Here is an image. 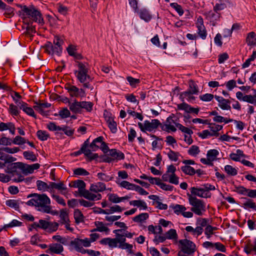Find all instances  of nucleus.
Here are the masks:
<instances>
[{
  "mask_svg": "<svg viewBox=\"0 0 256 256\" xmlns=\"http://www.w3.org/2000/svg\"><path fill=\"white\" fill-rule=\"evenodd\" d=\"M21 17L24 24H28L29 20L32 21V22H37L40 26H43L44 24L40 12L32 5L24 8L23 14Z\"/></svg>",
  "mask_w": 256,
  "mask_h": 256,
  "instance_id": "1",
  "label": "nucleus"
},
{
  "mask_svg": "<svg viewBox=\"0 0 256 256\" xmlns=\"http://www.w3.org/2000/svg\"><path fill=\"white\" fill-rule=\"evenodd\" d=\"M32 198L26 202V204L38 207V210L40 212L50 204V200L46 194H31L28 196V198Z\"/></svg>",
  "mask_w": 256,
  "mask_h": 256,
  "instance_id": "2",
  "label": "nucleus"
},
{
  "mask_svg": "<svg viewBox=\"0 0 256 256\" xmlns=\"http://www.w3.org/2000/svg\"><path fill=\"white\" fill-rule=\"evenodd\" d=\"M23 166V162H22L9 164L6 166L5 172L10 174L12 180L14 182H22L23 180V176L21 172H22V166Z\"/></svg>",
  "mask_w": 256,
  "mask_h": 256,
  "instance_id": "3",
  "label": "nucleus"
},
{
  "mask_svg": "<svg viewBox=\"0 0 256 256\" xmlns=\"http://www.w3.org/2000/svg\"><path fill=\"white\" fill-rule=\"evenodd\" d=\"M190 204L192 206L191 210L198 216H202V211H205V205L204 202L196 196H192L188 194Z\"/></svg>",
  "mask_w": 256,
  "mask_h": 256,
  "instance_id": "4",
  "label": "nucleus"
},
{
  "mask_svg": "<svg viewBox=\"0 0 256 256\" xmlns=\"http://www.w3.org/2000/svg\"><path fill=\"white\" fill-rule=\"evenodd\" d=\"M178 246L182 254L190 255L193 254L196 250V244L191 240L186 238L178 241Z\"/></svg>",
  "mask_w": 256,
  "mask_h": 256,
  "instance_id": "5",
  "label": "nucleus"
},
{
  "mask_svg": "<svg viewBox=\"0 0 256 256\" xmlns=\"http://www.w3.org/2000/svg\"><path fill=\"white\" fill-rule=\"evenodd\" d=\"M78 70H75L74 74H78L76 77L80 83H84L87 79H90V76L88 74V69L82 62H77Z\"/></svg>",
  "mask_w": 256,
  "mask_h": 256,
  "instance_id": "6",
  "label": "nucleus"
},
{
  "mask_svg": "<svg viewBox=\"0 0 256 256\" xmlns=\"http://www.w3.org/2000/svg\"><path fill=\"white\" fill-rule=\"evenodd\" d=\"M198 93V88L196 84L192 80L189 82V88L188 90L180 94V98L184 102V98L187 96L192 94H197Z\"/></svg>",
  "mask_w": 256,
  "mask_h": 256,
  "instance_id": "7",
  "label": "nucleus"
},
{
  "mask_svg": "<svg viewBox=\"0 0 256 256\" xmlns=\"http://www.w3.org/2000/svg\"><path fill=\"white\" fill-rule=\"evenodd\" d=\"M174 116V114H172L171 116H168L166 120V124H164L161 125V128L163 130L169 132L170 130L174 132L176 130V128L172 124H174L176 122H174L172 118Z\"/></svg>",
  "mask_w": 256,
  "mask_h": 256,
  "instance_id": "8",
  "label": "nucleus"
},
{
  "mask_svg": "<svg viewBox=\"0 0 256 256\" xmlns=\"http://www.w3.org/2000/svg\"><path fill=\"white\" fill-rule=\"evenodd\" d=\"M50 192H52L54 190H57L61 192V194H64L65 193L63 192L64 190H67L64 181H59L58 182H49Z\"/></svg>",
  "mask_w": 256,
  "mask_h": 256,
  "instance_id": "9",
  "label": "nucleus"
},
{
  "mask_svg": "<svg viewBox=\"0 0 256 256\" xmlns=\"http://www.w3.org/2000/svg\"><path fill=\"white\" fill-rule=\"evenodd\" d=\"M214 98L218 102V106L223 110H230V101L222 96L215 95Z\"/></svg>",
  "mask_w": 256,
  "mask_h": 256,
  "instance_id": "10",
  "label": "nucleus"
},
{
  "mask_svg": "<svg viewBox=\"0 0 256 256\" xmlns=\"http://www.w3.org/2000/svg\"><path fill=\"white\" fill-rule=\"evenodd\" d=\"M177 108L179 110H184L188 113H194L196 114H198L200 111L199 108H192L184 102L182 104H178Z\"/></svg>",
  "mask_w": 256,
  "mask_h": 256,
  "instance_id": "11",
  "label": "nucleus"
},
{
  "mask_svg": "<svg viewBox=\"0 0 256 256\" xmlns=\"http://www.w3.org/2000/svg\"><path fill=\"white\" fill-rule=\"evenodd\" d=\"M206 18L212 22V26H215L217 21L220 20V14L219 12H216L214 11L210 10L205 12L204 14Z\"/></svg>",
  "mask_w": 256,
  "mask_h": 256,
  "instance_id": "12",
  "label": "nucleus"
},
{
  "mask_svg": "<svg viewBox=\"0 0 256 256\" xmlns=\"http://www.w3.org/2000/svg\"><path fill=\"white\" fill-rule=\"evenodd\" d=\"M64 251L63 246L58 243L50 244L48 248L46 250V253L60 254Z\"/></svg>",
  "mask_w": 256,
  "mask_h": 256,
  "instance_id": "13",
  "label": "nucleus"
},
{
  "mask_svg": "<svg viewBox=\"0 0 256 256\" xmlns=\"http://www.w3.org/2000/svg\"><path fill=\"white\" fill-rule=\"evenodd\" d=\"M23 166H22V172L26 176L28 174H32L34 172L35 170H38L40 167L39 164H27L23 163Z\"/></svg>",
  "mask_w": 256,
  "mask_h": 256,
  "instance_id": "14",
  "label": "nucleus"
},
{
  "mask_svg": "<svg viewBox=\"0 0 256 256\" xmlns=\"http://www.w3.org/2000/svg\"><path fill=\"white\" fill-rule=\"evenodd\" d=\"M144 124H145V129L148 132H152L154 130L156 129L159 126L162 125L159 120L157 119H154L152 120V122L146 120L144 122Z\"/></svg>",
  "mask_w": 256,
  "mask_h": 256,
  "instance_id": "15",
  "label": "nucleus"
},
{
  "mask_svg": "<svg viewBox=\"0 0 256 256\" xmlns=\"http://www.w3.org/2000/svg\"><path fill=\"white\" fill-rule=\"evenodd\" d=\"M69 108L74 114H81L82 105L81 102H78L74 100L72 102H70Z\"/></svg>",
  "mask_w": 256,
  "mask_h": 256,
  "instance_id": "16",
  "label": "nucleus"
},
{
  "mask_svg": "<svg viewBox=\"0 0 256 256\" xmlns=\"http://www.w3.org/2000/svg\"><path fill=\"white\" fill-rule=\"evenodd\" d=\"M153 180H156V184L158 186L162 189L166 191H172L174 188V186L171 185L167 184H166L162 182L160 179L158 178H150V183L153 184Z\"/></svg>",
  "mask_w": 256,
  "mask_h": 256,
  "instance_id": "17",
  "label": "nucleus"
},
{
  "mask_svg": "<svg viewBox=\"0 0 256 256\" xmlns=\"http://www.w3.org/2000/svg\"><path fill=\"white\" fill-rule=\"evenodd\" d=\"M66 90L69 92L70 95L72 97H79L78 88L75 86L66 84L64 86Z\"/></svg>",
  "mask_w": 256,
  "mask_h": 256,
  "instance_id": "18",
  "label": "nucleus"
},
{
  "mask_svg": "<svg viewBox=\"0 0 256 256\" xmlns=\"http://www.w3.org/2000/svg\"><path fill=\"white\" fill-rule=\"evenodd\" d=\"M106 188V184L104 183L98 182L96 184H91L90 190L92 192H98L104 190Z\"/></svg>",
  "mask_w": 256,
  "mask_h": 256,
  "instance_id": "19",
  "label": "nucleus"
},
{
  "mask_svg": "<svg viewBox=\"0 0 256 256\" xmlns=\"http://www.w3.org/2000/svg\"><path fill=\"white\" fill-rule=\"evenodd\" d=\"M106 120L111 132L113 134L116 133L117 132V124L114 118L110 116L106 117Z\"/></svg>",
  "mask_w": 256,
  "mask_h": 256,
  "instance_id": "20",
  "label": "nucleus"
},
{
  "mask_svg": "<svg viewBox=\"0 0 256 256\" xmlns=\"http://www.w3.org/2000/svg\"><path fill=\"white\" fill-rule=\"evenodd\" d=\"M73 187L78 188L79 194L80 195L81 193L85 191L86 184L82 180H78L73 182Z\"/></svg>",
  "mask_w": 256,
  "mask_h": 256,
  "instance_id": "21",
  "label": "nucleus"
},
{
  "mask_svg": "<svg viewBox=\"0 0 256 256\" xmlns=\"http://www.w3.org/2000/svg\"><path fill=\"white\" fill-rule=\"evenodd\" d=\"M103 139V137L102 136H100L93 140L92 142L90 144L88 148L89 150H90L91 152L92 151L94 152L99 148V146L96 145V143H100V142H102Z\"/></svg>",
  "mask_w": 256,
  "mask_h": 256,
  "instance_id": "22",
  "label": "nucleus"
},
{
  "mask_svg": "<svg viewBox=\"0 0 256 256\" xmlns=\"http://www.w3.org/2000/svg\"><path fill=\"white\" fill-rule=\"evenodd\" d=\"M109 155L118 160H124V153L114 148L110 150Z\"/></svg>",
  "mask_w": 256,
  "mask_h": 256,
  "instance_id": "23",
  "label": "nucleus"
},
{
  "mask_svg": "<svg viewBox=\"0 0 256 256\" xmlns=\"http://www.w3.org/2000/svg\"><path fill=\"white\" fill-rule=\"evenodd\" d=\"M138 12L140 18L146 22H149L152 18L148 11L145 8L141 10L140 12L138 11Z\"/></svg>",
  "mask_w": 256,
  "mask_h": 256,
  "instance_id": "24",
  "label": "nucleus"
},
{
  "mask_svg": "<svg viewBox=\"0 0 256 256\" xmlns=\"http://www.w3.org/2000/svg\"><path fill=\"white\" fill-rule=\"evenodd\" d=\"M130 204L140 208V210H146L148 208L145 202L142 200H134L130 202Z\"/></svg>",
  "mask_w": 256,
  "mask_h": 256,
  "instance_id": "25",
  "label": "nucleus"
},
{
  "mask_svg": "<svg viewBox=\"0 0 256 256\" xmlns=\"http://www.w3.org/2000/svg\"><path fill=\"white\" fill-rule=\"evenodd\" d=\"M246 42L248 45H256V35L254 32H251L248 34L246 38Z\"/></svg>",
  "mask_w": 256,
  "mask_h": 256,
  "instance_id": "26",
  "label": "nucleus"
},
{
  "mask_svg": "<svg viewBox=\"0 0 256 256\" xmlns=\"http://www.w3.org/2000/svg\"><path fill=\"white\" fill-rule=\"evenodd\" d=\"M74 216L75 220V222L78 224L80 222H84V216L78 209L74 210Z\"/></svg>",
  "mask_w": 256,
  "mask_h": 256,
  "instance_id": "27",
  "label": "nucleus"
},
{
  "mask_svg": "<svg viewBox=\"0 0 256 256\" xmlns=\"http://www.w3.org/2000/svg\"><path fill=\"white\" fill-rule=\"evenodd\" d=\"M205 190L202 188H196L195 187H192L190 189V192L192 194L197 196L201 198H207V196H203V194Z\"/></svg>",
  "mask_w": 256,
  "mask_h": 256,
  "instance_id": "28",
  "label": "nucleus"
},
{
  "mask_svg": "<svg viewBox=\"0 0 256 256\" xmlns=\"http://www.w3.org/2000/svg\"><path fill=\"white\" fill-rule=\"evenodd\" d=\"M28 24H24L26 26V31L24 32V34L27 35H29L30 36H32L31 34L32 33H36V27L35 26H32V21L29 20L28 22Z\"/></svg>",
  "mask_w": 256,
  "mask_h": 256,
  "instance_id": "29",
  "label": "nucleus"
},
{
  "mask_svg": "<svg viewBox=\"0 0 256 256\" xmlns=\"http://www.w3.org/2000/svg\"><path fill=\"white\" fill-rule=\"evenodd\" d=\"M182 172L186 174L189 176H194L195 174V170L190 166L185 165L182 166L180 168Z\"/></svg>",
  "mask_w": 256,
  "mask_h": 256,
  "instance_id": "30",
  "label": "nucleus"
},
{
  "mask_svg": "<svg viewBox=\"0 0 256 256\" xmlns=\"http://www.w3.org/2000/svg\"><path fill=\"white\" fill-rule=\"evenodd\" d=\"M36 186L39 190L50 191L49 184L42 180H38L36 181Z\"/></svg>",
  "mask_w": 256,
  "mask_h": 256,
  "instance_id": "31",
  "label": "nucleus"
},
{
  "mask_svg": "<svg viewBox=\"0 0 256 256\" xmlns=\"http://www.w3.org/2000/svg\"><path fill=\"white\" fill-rule=\"evenodd\" d=\"M94 224L96 226V230H98V232L108 233L110 231V229L106 226L102 222L96 221L94 222Z\"/></svg>",
  "mask_w": 256,
  "mask_h": 256,
  "instance_id": "32",
  "label": "nucleus"
},
{
  "mask_svg": "<svg viewBox=\"0 0 256 256\" xmlns=\"http://www.w3.org/2000/svg\"><path fill=\"white\" fill-rule=\"evenodd\" d=\"M3 10H5L4 15L7 18H10L14 15V8L6 5V4H5Z\"/></svg>",
  "mask_w": 256,
  "mask_h": 256,
  "instance_id": "33",
  "label": "nucleus"
},
{
  "mask_svg": "<svg viewBox=\"0 0 256 256\" xmlns=\"http://www.w3.org/2000/svg\"><path fill=\"white\" fill-rule=\"evenodd\" d=\"M210 124L213 125L210 127L211 131L212 132V135L214 136H218L219 135L218 132L222 128V126L218 124Z\"/></svg>",
  "mask_w": 256,
  "mask_h": 256,
  "instance_id": "34",
  "label": "nucleus"
},
{
  "mask_svg": "<svg viewBox=\"0 0 256 256\" xmlns=\"http://www.w3.org/2000/svg\"><path fill=\"white\" fill-rule=\"evenodd\" d=\"M219 152L216 149L210 150H208L206 156L212 161L216 160L217 156L218 155Z\"/></svg>",
  "mask_w": 256,
  "mask_h": 256,
  "instance_id": "35",
  "label": "nucleus"
},
{
  "mask_svg": "<svg viewBox=\"0 0 256 256\" xmlns=\"http://www.w3.org/2000/svg\"><path fill=\"white\" fill-rule=\"evenodd\" d=\"M170 207L174 210V212L178 215L180 214H182L183 212L185 211L186 209L184 206L178 204L171 206Z\"/></svg>",
  "mask_w": 256,
  "mask_h": 256,
  "instance_id": "36",
  "label": "nucleus"
},
{
  "mask_svg": "<svg viewBox=\"0 0 256 256\" xmlns=\"http://www.w3.org/2000/svg\"><path fill=\"white\" fill-rule=\"evenodd\" d=\"M149 215L148 213H142L133 218V220L136 222H142L148 218Z\"/></svg>",
  "mask_w": 256,
  "mask_h": 256,
  "instance_id": "37",
  "label": "nucleus"
},
{
  "mask_svg": "<svg viewBox=\"0 0 256 256\" xmlns=\"http://www.w3.org/2000/svg\"><path fill=\"white\" fill-rule=\"evenodd\" d=\"M36 136L38 138L42 141L46 140L50 137V134L46 131L42 130H38L36 132Z\"/></svg>",
  "mask_w": 256,
  "mask_h": 256,
  "instance_id": "38",
  "label": "nucleus"
},
{
  "mask_svg": "<svg viewBox=\"0 0 256 256\" xmlns=\"http://www.w3.org/2000/svg\"><path fill=\"white\" fill-rule=\"evenodd\" d=\"M70 246H72L76 251L77 250H78L80 248L82 247V239L78 238H74V240L70 241Z\"/></svg>",
  "mask_w": 256,
  "mask_h": 256,
  "instance_id": "39",
  "label": "nucleus"
},
{
  "mask_svg": "<svg viewBox=\"0 0 256 256\" xmlns=\"http://www.w3.org/2000/svg\"><path fill=\"white\" fill-rule=\"evenodd\" d=\"M242 198L246 200V201L243 204L244 208H250L256 210V204L252 200L246 198Z\"/></svg>",
  "mask_w": 256,
  "mask_h": 256,
  "instance_id": "40",
  "label": "nucleus"
},
{
  "mask_svg": "<svg viewBox=\"0 0 256 256\" xmlns=\"http://www.w3.org/2000/svg\"><path fill=\"white\" fill-rule=\"evenodd\" d=\"M219 2L216 4L214 6V11L216 12H219L226 8V5L222 0H218Z\"/></svg>",
  "mask_w": 256,
  "mask_h": 256,
  "instance_id": "41",
  "label": "nucleus"
},
{
  "mask_svg": "<svg viewBox=\"0 0 256 256\" xmlns=\"http://www.w3.org/2000/svg\"><path fill=\"white\" fill-rule=\"evenodd\" d=\"M80 196L90 200H94L96 199V194H92L86 190L82 193V192Z\"/></svg>",
  "mask_w": 256,
  "mask_h": 256,
  "instance_id": "42",
  "label": "nucleus"
},
{
  "mask_svg": "<svg viewBox=\"0 0 256 256\" xmlns=\"http://www.w3.org/2000/svg\"><path fill=\"white\" fill-rule=\"evenodd\" d=\"M8 112L13 116H18L20 111L18 110L17 106H16L12 104H10L8 108Z\"/></svg>",
  "mask_w": 256,
  "mask_h": 256,
  "instance_id": "43",
  "label": "nucleus"
},
{
  "mask_svg": "<svg viewBox=\"0 0 256 256\" xmlns=\"http://www.w3.org/2000/svg\"><path fill=\"white\" fill-rule=\"evenodd\" d=\"M224 170L228 174L232 176H235L238 174L236 169L230 165H226L224 166Z\"/></svg>",
  "mask_w": 256,
  "mask_h": 256,
  "instance_id": "44",
  "label": "nucleus"
},
{
  "mask_svg": "<svg viewBox=\"0 0 256 256\" xmlns=\"http://www.w3.org/2000/svg\"><path fill=\"white\" fill-rule=\"evenodd\" d=\"M168 149L169 150V152L168 153V156L169 159L172 161H177L179 156H180V153L178 152H174L170 148Z\"/></svg>",
  "mask_w": 256,
  "mask_h": 256,
  "instance_id": "45",
  "label": "nucleus"
},
{
  "mask_svg": "<svg viewBox=\"0 0 256 256\" xmlns=\"http://www.w3.org/2000/svg\"><path fill=\"white\" fill-rule=\"evenodd\" d=\"M82 110L85 109L88 112H90L92 110L94 104L90 102H81Z\"/></svg>",
  "mask_w": 256,
  "mask_h": 256,
  "instance_id": "46",
  "label": "nucleus"
},
{
  "mask_svg": "<svg viewBox=\"0 0 256 256\" xmlns=\"http://www.w3.org/2000/svg\"><path fill=\"white\" fill-rule=\"evenodd\" d=\"M97 176L100 180L105 182L112 180L114 178V175L108 176L102 172L98 173Z\"/></svg>",
  "mask_w": 256,
  "mask_h": 256,
  "instance_id": "47",
  "label": "nucleus"
},
{
  "mask_svg": "<svg viewBox=\"0 0 256 256\" xmlns=\"http://www.w3.org/2000/svg\"><path fill=\"white\" fill-rule=\"evenodd\" d=\"M23 156L25 158L31 160L32 162H35L37 160L36 156L33 152L25 151L23 152Z\"/></svg>",
  "mask_w": 256,
  "mask_h": 256,
  "instance_id": "48",
  "label": "nucleus"
},
{
  "mask_svg": "<svg viewBox=\"0 0 256 256\" xmlns=\"http://www.w3.org/2000/svg\"><path fill=\"white\" fill-rule=\"evenodd\" d=\"M60 218L62 224H64L67 222H70V220L68 218V214L64 210L62 209L60 210Z\"/></svg>",
  "mask_w": 256,
  "mask_h": 256,
  "instance_id": "49",
  "label": "nucleus"
},
{
  "mask_svg": "<svg viewBox=\"0 0 256 256\" xmlns=\"http://www.w3.org/2000/svg\"><path fill=\"white\" fill-rule=\"evenodd\" d=\"M120 184L122 187L126 188L128 190H134L136 186L135 184H131V183L129 182H128L125 181V180L122 181Z\"/></svg>",
  "mask_w": 256,
  "mask_h": 256,
  "instance_id": "50",
  "label": "nucleus"
},
{
  "mask_svg": "<svg viewBox=\"0 0 256 256\" xmlns=\"http://www.w3.org/2000/svg\"><path fill=\"white\" fill-rule=\"evenodd\" d=\"M6 206L14 208L16 210H18L19 208V204L18 201L15 200H8L6 202Z\"/></svg>",
  "mask_w": 256,
  "mask_h": 256,
  "instance_id": "51",
  "label": "nucleus"
},
{
  "mask_svg": "<svg viewBox=\"0 0 256 256\" xmlns=\"http://www.w3.org/2000/svg\"><path fill=\"white\" fill-rule=\"evenodd\" d=\"M243 101L254 104L256 106V98L254 94L253 96L250 94L244 96Z\"/></svg>",
  "mask_w": 256,
  "mask_h": 256,
  "instance_id": "52",
  "label": "nucleus"
},
{
  "mask_svg": "<svg viewBox=\"0 0 256 256\" xmlns=\"http://www.w3.org/2000/svg\"><path fill=\"white\" fill-rule=\"evenodd\" d=\"M22 225V222L16 220H12L10 224H5L4 226V230H6L8 228H12L14 226H20Z\"/></svg>",
  "mask_w": 256,
  "mask_h": 256,
  "instance_id": "53",
  "label": "nucleus"
},
{
  "mask_svg": "<svg viewBox=\"0 0 256 256\" xmlns=\"http://www.w3.org/2000/svg\"><path fill=\"white\" fill-rule=\"evenodd\" d=\"M166 237L167 239L172 240L177 238L178 234L176 232L174 229L170 230L166 234Z\"/></svg>",
  "mask_w": 256,
  "mask_h": 256,
  "instance_id": "54",
  "label": "nucleus"
},
{
  "mask_svg": "<svg viewBox=\"0 0 256 256\" xmlns=\"http://www.w3.org/2000/svg\"><path fill=\"white\" fill-rule=\"evenodd\" d=\"M172 8H174L180 16H182L184 14V10L180 5L176 2H172L170 4Z\"/></svg>",
  "mask_w": 256,
  "mask_h": 256,
  "instance_id": "55",
  "label": "nucleus"
},
{
  "mask_svg": "<svg viewBox=\"0 0 256 256\" xmlns=\"http://www.w3.org/2000/svg\"><path fill=\"white\" fill-rule=\"evenodd\" d=\"M74 174L77 176H88L90 173L83 168H77L74 170Z\"/></svg>",
  "mask_w": 256,
  "mask_h": 256,
  "instance_id": "56",
  "label": "nucleus"
},
{
  "mask_svg": "<svg viewBox=\"0 0 256 256\" xmlns=\"http://www.w3.org/2000/svg\"><path fill=\"white\" fill-rule=\"evenodd\" d=\"M200 152L198 146L193 145L190 146L188 150V154L190 155L196 156Z\"/></svg>",
  "mask_w": 256,
  "mask_h": 256,
  "instance_id": "57",
  "label": "nucleus"
},
{
  "mask_svg": "<svg viewBox=\"0 0 256 256\" xmlns=\"http://www.w3.org/2000/svg\"><path fill=\"white\" fill-rule=\"evenodd\" d=\"M198 28V33L202 40H205L206 37L207 33L205 26L196 27Z\"/></svg>",
  "mask_w": 256,
  "mask_h": 256,
  "instance_id": "58",
  "label": "nucleus"
},
{
  "mask_svg": "<svg viewBox=\"0 0 256 256\" xmlns=\"http://www.w3.org/2000/svg\"><path fill=\"white\" fill-rule=\"evenodd\" d=\"M22 108V110L27 114L36 118V116L34 114V110L31 107H28V104L26 105L24 108Z\"/></svg>",
  "mask_w": 256,
  "mask_h": 256,
  "instance_id": "59",
  "label": "nucleus"
},
{
  "mask_svg": "<svg viewBox=\"0 0 256 256\" xmlns=\"http://www.w3.org/2000/svg\"><path fill=\"white\" fill-rule=\"evenodd\" d=\"M58 114L62 118H65L70 116V112L66 108H65L59 112Z\"/></svg>",
  "mask_w": 256,
  "mask_h": 256,
  "instance_id": "60",
  "label": "nucleus"
},
{
  "mask_svg": "<svg viewBox=\"0 0 256 256\" xmlns=\"http://www.w3.org/2000/svg\"><path fill=\"white\" fill-rule=\"evenodd\" d=\"M126 80L128 82L130 85L134 88H135L136 85L140 82L139 79L134 78L130 76H127Z\"/></svg>",
  "mask_w": 256,
  "mask_h": 256,
  "instance_id": "61",
  "label": "nucleus"
},
{
  "mask_svg": "<svg viewBox=\"0 0 256 256\" xmlns=\"http://www.w3.org/2000/svg\"><path fill=\"white\" fill-rule=\"evenodd\" d=\"M214 96L211 94H206L199 96L200 100L204 102H210L212 100Z\"/></svg>",
  "mask_w": 256,
  "mask_h": 256,
  "instance_id": "62",
  "label": "nucleus"
},
{
  "mask_svg": "<svg viewBox=\"0 0 256 256\" xmlns=\"http://www.w3.org/2000/svg\"><path fill=\"white\" fill-rule=\"evenodd\" d=\"M43 48L45 49V52L49 54H52L53 45L50 42H47L44 46Z\"/></svg>",
  "mask_w": 256,
  "mask_h": 256,
  "instance_id": "63",
  "label": "nucleus"
},
{
  "mask_svg": "<svg viewBox=\"0 0 256 256\" xmlns=\"http://www.w3.org/2000/svg\"><path fill=\"white\" fill-rule=\"evenodd\" d=\"M12 142L16 144L21 145L26 142V140L20 136H18L14 138Z\"/></svg>",
  "mask_w": 256,
  "mask_h": 256,
  "instance_id": "64",
  "label": "nucleus"
}]
</instances>
